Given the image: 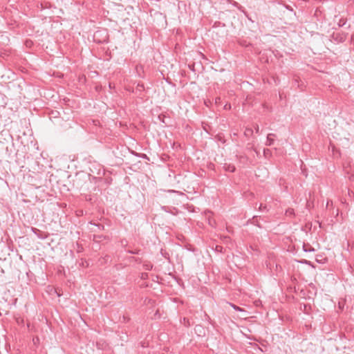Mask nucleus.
<instances>
[{
  "mask_svg": "<svg viewBox=\"0 0 354 354\" xmlns=\"http://www.w3.org/2000/svg\"><path fill=\"white\" fill-rule=\"evenodd\" d=\"M332 37L338 42H344L346 39V35L344 33H333Z\"/></svg>",
  "mask_w": 354,
  "mask_h": 354,
  "instance_id": "nucleus-1",
  "label": "nucleus"
},
{
  "mask_svg": "<svg viewBox=\"0 0 354 354\" xmlns=\"http://www.w3.org/2000/svg\"><path fill=\"white\" fill-rule=\"evenodd\" d=\"M275 137H276V135L274 133H268L267 136L266 145H267V146L272 145L274 144Z\"/></svg>",
  "mask_w": 354,
  "mask_h": 354,
  "instance_id": "nucleus-2",
  "label": "nucleus"
},
{
  "mask_svg": "<svg viewBox=\"0 0 354 354\" xmlns=\"http://www.w3.org/2000/svg\"><path fill=\"white\" fill-rule=\"evenodd\" d=\"M90 224L96 227L97 229L92 230V231L94 232H100V231H102V230H104V225H102V224H100V223L95 224V223H92V222H91Z\"/></svg>",
  "mask_w": 354,
  "mask_h": 354,
  "instance_id": "nucleus-3",
  "label": "nucleus"
},
{
  "mask_svg": "<svg viewBox=\"0 0 354 354\" xmlns=\"http://www.w3.org/2000/svg\"><path fill=\"white\" fill-rule=\"evenodd\" d=\"M106 239V236L104 235H93V241L96 242H101Z\"/></svg>",
  "mask_w": 354,
  "mask_h": 354,
  "instance_id": "nucleus-4",
  "label": "nucleus"
},
{
  "mask_svg": "<svg viewBox=\"0 0 354 354\" xmlns=\"http://www.w3.org/2000/svg\"><path fill=\"white\" fill-rule=\"evenodd\" d=\"M136 71L138 76H142V73H144V68L142 65H137L136 67Z\"/></svg>",
  "mask_w": 354,
  "mask_h": 354,
  "instance_id": "nucleus-5",
  "label": "nucleus"
},
{
  "mask_svg": "<svg viewBox=\"0 0 354 354\" xmlns=\"http://www.w3.org/2000/svg\"><path fill=\"white\" fill-rule=\"evenodd\" d=\"M263 156L266 158H269L272 156L271 151L269 149H264Z\"/></svg>",
  "mask_w": 354,
  "mask_h": 354,
  "instance_id": "nucleus-6",
  "label": "nucleus"
},
{
  "mask_svg": "<svg viewBox=\"0 0 354 354\" xmlns=\"http://www.w3.org/2000/svg\"><path fill=\"white\" fill-rule=\"evenodd\" d=\"M346 24V19L344 18H340L337 22V25L339 27L344 26Z\"/></svg>",
  "mask_w": 354,
  "mask_h": 354,
  "instance_id": "nucleus-7",
  "label": "nucleus"
},
{
  "mask_svg": "<svg viewBox=\"0 0 354 354\" xmlns=\"http://www.w3.org/2000/svg\"><path fill=\"white\" fill-rule=\"evenodd\" d=\"M253 134V130L251 128H246L244 131V135L247 137L250 136Z\"/></svg>",
  "mask_w": 354,
  "mask_h": 354,
  "instance_id": "nucleus-8",
  "label": "nucleus"
},
{
  "mask_svg": "<svg viewBox=\"0 0 354 354\" xmlns=\"http://www.w3.org/2000/svg\"><path fill=\"white\" fill-rule=\"evenodd\" d=\"M259 209L260 211H266L267 212L268 210V208L266 205H263V204L261 203L259 205Z\"/></svg>",
  "mask_w": 354,
  "mask_h": 354,
  "instance_id": "nucleus-9",
  "label": "nucleus"
},
{
  "mask_svg": "<svg viewBox=\"0 0 354 354\" xmlns=\"http://www.w3.org/2000/svg\"><path fill=\"white\" fill-rule=\"evenodd\" d=\"M230 306L235 310H237V311H243V309H242L241 308H240L239 306H237L233 304H230Z\"/></svg>",
  "mask_w": 354,
  "mask_h": 354,
  "instance_id": "nucleus-10",
  "label": "nucleus"
},
{
  "mask_svg": "<svg viewBox=\"0 0 354 354\" xmlns=\"http://www.w3.org/2000/svg\"><path fill=\"white\" fill-rule=\"evenodd\" d=\"M236 168L234 165H229L227 168H226V170L230 171V172H234L235 171Z\"/></svg>",
  "mask_w": 354,
  "mask_h": 354,
  "instance_id": "nucleus-11",
  "label": "nucleus"
},
{
  "mask_svg": "<svg viewBox=\"0 0 354 354\" xmlns=\"http://www.w3.org/2000/svg\"><path fill=\"white\" fill-rule=\"evenodd\" d=\"M286 214L288 216H292L294 214V209H288L286 212Z\"/></svg>",
  "mask_w": 354,
  "mask_h": 354,
  "instance_id": "nucleus-12",
  "label": "nucleus"
},
{
  "mask_svg": "<svg viewBox=\"0 0 354 354\" xmlns=\"http://www.w3.org/2000/svg\"><path fill=\"white\" fill-rule=\"evenodd\" d=\"M140 250H128L127 252L129 254H138L140 253Z\"/></svg>",
  "mask_w": 354,
  "mask_h": 354,
  "instance_id": "nucleus-13",
  "label": "nucleus"
},
{
  "mask_svg": "<svg viewBox=\"0 0 354 354\" xmlns=\"http://www.w3.org/2000/svg\"><path fill=\"white\" fill-rule=\"evenodd\" d=\"M144 267L145 270H150L152 269L153 266L151 263L145 264Z\"/></svg>",
  "mask_w": 354,
  "mask_h": 354,
  "instance_id": "nucleus-14",
  "label": "nucleus"
},
{
  "mask_svg": "<svg viewBox=\"0 0 354 354\" xmlns=\"http://www.w3.org/2000/svg\"><path fill=\"white\" fill-rule=\"evenodd\" d=\"M254 131H255V133H260V131H259V127L258 124H255L254 126Z\"/></svg>",
  "mask_w": 354,
  "mask_h": 354,
  "instance_id": "nucleus-15",
  "label": "nucleus"
},
{
  "mask_svg": "<svg viewBox=\"0 0 354 354\" xmlns=\"http://www.w3.org/2000/svg\"><path fill=\"white\" fill-rule=\"evenodd\" d=\"M304 251H305V252H311V251H314V249H313V248H312L310 246V248H307V249L305 248V246H304Z\"/></svg>",
  "mask_w": 354,
  "mask_h": 354,
  "instance_id": "nucleus-16",
  "label": "nucleus"
},
{
  "mask_svg": "<svg viewBox=\"0 0 354 354\" xmlns=\"http://www.w3.org/2000/svg\"><path fill=\"white\" fill-rule=\"evenodd\" d=\"M222 249H223L222 246L216 245V251L221 252Z\"/></svg>",
  "mask_w": 354,
  "mask_h": 354,
  "instance_id": "nucleus-17",
  "label": "nucleus"
},
{
  "mask_svg": "<svg viewBox=\"0 0 354 354\" xmlns=\"http://www.w3.org/2000/svg\"><path fill=\"white\" fill-rule=\"evenodd\" d=\"M122 319H123V322H128L129 320V318L126 317L125 315H123L122 316Z\"/></svg>",
  "mask_w": 354,
  "mask_h": 354,
  "instance_id": "nucleus-18",
  "label": "nucleus"
},
{
  "mask_svg": "<svg viewBox=\"0 0 354 354\" xmlns=\"http://www.w3.org/2000/svg\"><path fill=\"white\" fill-rule=\"evenodd\" d=\"M31 230H32V231L35 234H36V233H37V232H39V230H37V229H36V228H34V227H32V228H31Z\"/></svg>",
  "mask_w": 354,
  "mask_h": 354,
  "instance_id": "nucleus-19",
  "label": "nucleus"
},
{
  "mask_svg": "<svg viewBox=\"0 0 354 354\" xmlns=\"http://www.w3.org/2000/svg\"><path fill=\"white\" fill-rule=\"evenodd\" d=\"M248 84V82H243L242 83V84H241V86H245V85H246V84Z\"/></svg>",
  "mask_w": 354,
  "mask_h": 354,
  "instance_id": "nucleus-20",
  "label": "nucleus"
},
{
  "mask_svg": "<svg viewBox=\"0 0 354 354\" xmlns=\"http://www.w3.org/2000/svg\"><path fill=\"white\" fill-rule=\"evenodd\" d=\"M330 203H332V201H328V202H327V206H328V205H330Z\"/></svg>",
  "mask_w": 354,
  "mask_h": 354,
  "instance_id": "nucleus-21",
  "label": "nucleus"
},
{
  "mask_svg": "<svg viewBox=\"0 0 354 354\" xmlns=\"http://www.w3.org/2000/svg\"><path fill=\"white\" fill-rule=\"evenodd\" d=\"M279 97L281 98L282 97V94L281 93H279Z\"/></svg>",
  "mask_w": 354,
  "mask_h": 354,
  "instance_id": "nucleus-22",
  "label": "nucleus"
},
{
  "mask_svg": "<svg viewBox=\"0 0 354 354\" xmlns=\"http://www.w3.org/2000/svg\"><path fill=\"white\" fill-rule=\"evenodd\" d=\"M109 88H111V84H109Z\"/></svg>",
  "mask_w": 354,
  "mask_h": 354,
  "instance_id": "nucleus-23",
  "label": "nucleus"
}]
</instances>
